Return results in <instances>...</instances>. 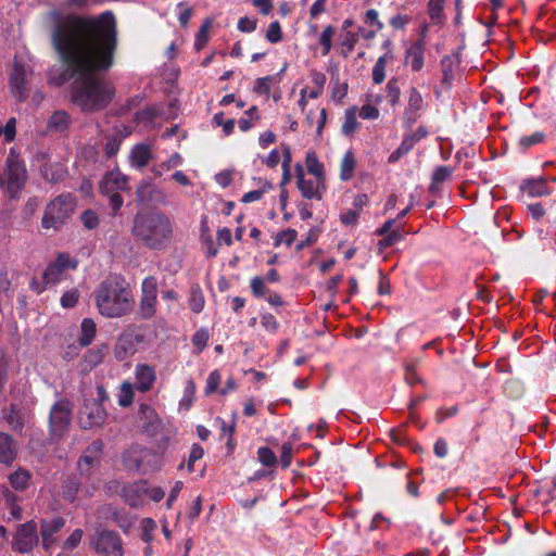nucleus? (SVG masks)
Wrapping results in <instances>:
<instances>
[{
	"instance_id": "2",
	"label": "nucleus",
	"mask_w": 556,
	"mask_h": 556,
	"mask_svg": "<svg viewBox=\"0 0 556 556\" xmlns=\"http://www.w3.org/2000/svg\"><path fill=\"white\" fill-rule=\"evenodd\" d=\"M99 313L106 318H121L132 312L135 300L125 278L118 275L106 277L94 291Z\"/></svg>"
},
{
	"instance_id": "37",
	"label": "nucleus",
	"mask_w": 556,
	"mask_h": 556,
	"mask_svg": "<svg viewBox=\"0 0 556 556\" xmlns=\"http://www.w3.org/2000/svg\"><path fill=\"white\" fill-rule=\"evenodd\" d=\"M334 27L331 25H328L321 33L319 38V43L323 47V55H327L332 47V37L334 35Z\"/></svg>"
},
{
	"instance_id": "64",
	"label": "nucleus",
	"mask_w": 556,
	"mask_h": 556,
	"mask_svg": "<svg viewBox=\"0 0 556 556\" xmlns=\"http://www.w3.org/2000/svg\"><path fill=\"white\" fill-rule=\"evenodd\" d=\"M220 382V375L217 370L212 371L206 380V392L212 393L216 391Z\"/></svg>"
},
{
	"instance_id": "14",
	"label": "nucleus",
	"mask_w": 556,
	"mask_h": 556,
	"mask_svg": "<svg viewBox=\"0 0 556 556\" xmlns=\"http://www.w3.org/2000/svg\"><path fill=\"white\" fill-rule=\"evenodd\" d=\"M425 109V102L421 93L412 87L408 90L407 106L403 113V124L406 127H412L420 117Z\"/></svg>"
},
{
	"instance_id": "33",
	"label": "nucleus",
	"mask_w": 556,
	"mask_h": 556,
	"mask_svg": "<svg viewBox=\"0 0 556 556\" xmlns=\"http://www.w3.org/2000/svg\"><path fill=\"white\" fill-rule=\"evenodd\" d=\"M30 475L26 470H18L10 475L9 480L13 489L23 491L27 488Z\"/></svg>"
},
{
	"instance_id": "28",
	"label": "nucleus",
	"mask_w": 556,
	"mask_h": 556,
	"mask_svg": "<svg viewBox=\"0 0 556 556\" xmlns=\"http://www.w3.org/2000/svg\"><path fill=\"white\" fill-rule=\"evenodd\" d=\"M357 109L352 106L345 111L344 123L342 125V132L350 136L356 131L359 126L356 117Z\"/></svg>"
},
{
	"instance_id": "61",
	"label": "nucleus",
	"mask_w": 556,
	"mask_h": 556,
	"mask_svg": "<svg viewBox=\"0 0 556 556\" xmlns=\"http://www.w3.org/2000/svg\"><path fill=\"white\" fill-rule=\"evenodd\" d=\"M412 21L410 16L409 15H404V14H397L393 17L390 18V25L394 28V29H403L405 28V26L407 24H409Z\"/></svg>"
},
{
	"instance_id": "19",
	"label": "nucleus",
	"mask_w": 556,
	"mask_h": 556,
	"mask_svg": "<svg viewBox=\"0 0 556 556\" xmlns=\"http://www.w3.org/2000/svg\"><path fill=\"white\" fill-rule=\"evenodd\" d=\"M17 455V445L12 435L0 432V463L10 466Z\"/></svg>"
},
{
	"instance_id": "23",
	"label": "nucleus",
	"mask_w": 556,
	"mask_h": 556,
	"mask_svg": "<svg viewBox=\"0 0 556 556\" xmlns=\"http://www.w3.org/2000/svg\"><path fill=\"white\" fill-rule=\"evenodd\" d=\"M43 179L48 182L62 181L67 174V170L63 164H45L40 168Z\"/></svg>"
},
{
	"instance_id": "4",
	"label": "nucleus",
	"mask_w": 556,
	"mask_h": 556,
	"mask_svg": "<svg viewBox=\"0 0 556 556\" xmlns=\"http://www.w3.org/2000/svg\"><path fill=\"white\" fill-rule=\"evenodd\" d=\"M76 200L72 193H61L52 199L46 206L41 218L43 229L60 230L74 214Z\"/></svg>"
},
{
	"instance_id": "30",
	"label": "nucleus",
	"mask_w": 556,
	"mask_h": 556,
	"mask_svg": "<svg viewBox=\"0 0 556 556\" xmlns=\"http://www.w3.org/2000/svg\"><path fill=\"white\" fill-rule=\"evenodd\" d=\"M356 167V160L351 151H348L341 161V174L342 180H349L353 177Z\"/></svg>"
},
{
	"instance_id": "21",
	"label": "nucleus",
	"mask_w": 556,
	"mask_h": 556,
	"mask_svg": "<svg viewBox=\"0 0 556 556\" xmlns=\"http://www.w3.org/2000/svg\"><path fill=\"white\" fill-rule=\"evenodd\" d=\"M72 124V116L64 110L55 111L48 119L47 128L51 132H65Z\"/></svg>"
},
{
	"instance_id": "11",
	"label": "nucleus",
	"mask_w": 556,
	"mask_h": 556,
	"mask_svg": "<svg viewBox=\"0 0 556 556\" xmlns=\"http://www.w3.org/2000/svg\"><path fill=\"white\" fill-rule=\"evenodd\" d=\"M92 544L99 554L104 556H123L124 548L119 534L109 529L98 530L92 539Z\"/></svg>"
},
{
	"instance_id": "57",
	"label": "nucleus",
	"mask_w": 556,
	"mask_h": 556,
	"mask_svg": "<svg viewBox=\"0 0 556 556\" xmlns=\"http://www.w3.org/2000/svg\"><path fill=\"white\" fill-rule=\"evenodd\" d=\"M83 530L81 529H76L74 530L71 535L66 539L65 543H64V548L66 549H73L75 548L81 541L83 539Z\"/></svg>"
},
{
	"instance_id": "16",
	"label": "nucleus",
	"mask_w": 556,
	"mask_h": 556,
	"mask_svg": "<svg viewBox=\"0 0 556 556\" xmlns=\"http://www.w3.org/2000/svg\"><path fill=\"white\" fill-rule=\"evenodd\" d=\"M65 522L66 521L63 517L42 520L40 534L42 539V545L46 549H49L56 542L55 534L64 528Z\"/></svg>"
},
{
	"instance_id": "13",
	"label": "nucleus",
	"mask_w": 556,
	"mask_h": 556,
	"mask_svg": "<svg viewBox=\"0 0 556 556\" xmlns=\"http://www.w3.org/2000/svg\"><path fill=\"white\" fill-rule=\"evenodd\" d=\"M38 540L37 525L30 520L18 526L12 546L18 553L26 554L38 544Z\"/></svg>"
},
{
	"instance_id": "43",
	"label": "nucleus",
	"mask_w": 556,
	"mask_h": 556,
	"mask_svg": "<svg viewBox=\"0 0 556 556\" xmlns=\"http://www.w3.org/2000/svg\"><path fill=\"white\" fill-rule=\"evenodd\" d=\"M159 114L160 112L155 106H149L138 111L136 113V119L138 122L151 123L159 116Z\"/></svg>"
},
{
	"instance_id": "36",
	"label": "nucleus",
	"mask_w": 556,
	"mask_h": 556,
	"mask_svg": "<svg viewBox=\"0 0 556 556\" xmlns=\"http://www.w3.org/2000/svg\"><path fill=\"white\" fill-rule=\"evenodd\" d=\"M260 463L266 467H274L277 464L276 454L267 446H262L257 451Z\"/></svg>"
},
{
	"instance_id": "45",
	"label": "nucleus",
	"mask_w": 556,
	"mask_h": 556,
	"mask_svg": "<svg viewBox=\"0 0 556 556\" xmlns=\"http://www.w3.org/2000/svg\"><path fill=\"white\" fill-rule=\"evenodd\" d=\"M80 220L87 229H94L99 225V217L92 210H86L80 215Z\"/></svg>"
},
{
	"instance_id": "25",
	"label": "nucleus",
	"mask_w": 556,
	"mask_h": 556,
	"mask_svg": "<svg viewBox=\"0 0 556 556\" xmlns=\"http://www.w3.org/2000/svg\"><path fill=\"white\" fill-rule=\"evenodd\" d=\"M80 480L76 476L68 477L62 484V496L65 501L73 503L80 489Z\"/></svg>"
},
{
	"instance_id": "51",
	"label": "nucleus",
	"mask_w": 556,
	"mask_h": 556,
	"mask_svg": "<svg viewBox=\"0 0 556 556\" xmlns=\"http://www.w3.org/2000/svg\"><path fill=\"white\" fill-rule=\"evenodd\" d=\"M122 395L118 400V403L123 407H127L132 403L134 400V393L131 386L127 382H124L121 387Z\"/></svg>"
},
{
	"instance_id": "53",
	"label": "nucleus",
	"mask_w": 556,
	"mask_h": 556,
	"mask_svg": "<svg viewBox=\"0 0 556 556\" xmlns=\"http://www.w3.org/2000/svg\"><path fill=\"white\" fill-rule=\"evenodd\" d=\"M208 27H210V23L208 22H205L200 27V29H199V31L197 34V37H195V42H194V46H195L197 50H201L206 45V42L208 40V36H207Z\"/></svg>"
},
{
	"instance_id": "24",
	"label": "nucleus",
	"mask_w": 556,
	"mask_h": 556,
	"mask_svg": "<svg viewBox=\"0 0 556 556\" xmlns=\"http://www.w3.org/2000/svg\"><path fill=\"white\" fill-rule=\"evenodd\" d=\"M394 59V55L391 51L386 52L383 55L379 56L376 64L372 67V81L376 85H380L386 79V67L389 62Z\"/></svg>"
},
{
	"instance_id": "56",
	"label": "nucleus",
	"mask_w": 556,
	"mask_h": 556,
	"mask_svg": "<svg viewBox=\"0 0 556 556\" xmlns=\"http://www.w3.org/2000/svg\"><path fill=\"white\" fill-rule=\"evenodd\" d=\"M40 201L37 197L29 198L24 207H23V215L25 218H30L39 207Z\"/></svg>"
},
{
	"instance_id": "50",
	"label": "nucleus",
	"mask_w": 556,
	"mask_h": 556,
	"mask_svg": "<svg viewBox=\"0 0 556 556\" xmlns=\"http://www.w3.org/2000/svg\"><path fill=\"white\" fill-rule=\"evenodd\" d=\"M293 445L291 442H285L281 446L280 464L282 468H288L292 462Z\"/></svg>"
},
{
	"instance_id": "54",
	"label": "nucleus",
	"mask_w": 556,
	"mask_h": 556,
	"mask_svg": "<svg viewBox=\"0 0 556 556\" xmlns=\"http://www.w3.org/2000/svg\"><path fill=\"white\" fill-rule=\"evenodd\" d=\"M273 78L270 76L257 78L254 85V92L258 94H268L270 91V83Z\"/></svg>"
},
{
	"instance_id": "38",
	"label": "nucleus",
	"mask_w": 556,
	"mask_h": 556,
	"mask_svg": "<svg viewBox=\"0 0 556 556\" xmlns=\"http://www.w3.org/2000/svg\"><path fill=\"white\" fill-rule=\"evenodd\" d=\"M298 237V232L294 229L288 228L277 233L275 238V247L283 243L287 247H290Z\"/></svg>"
},
{
	"instance_id": "40",
	"label": "nucleus",
	"mask_w": 556,
	"mask_h": 556,
	"mask_svg": "<svg viewBox=\"0 0 556 556\" xmlns=\"http://www.w3.org/2000/svg\"><path fill=\"white\" fill-rule=\"evenodd\" d=\"M306 166L309 174L317 178L323 177V164L318 162L314 153H308L306 156Z\"/></svg>"
},
{
	"instance_id": "35",
	"label": "nucleus",
	"mask_w": 556,
	"mask_h": 556,
	"mask_svg": "<svg viewBox=\"0 0 556 556\" xmlns=\"http://www.w3.org/2000/svg\"><path fill=\"white\" fill-rule=\"evenodd\" d=\"M106 352L108 346L105 344L97 349H90L85 355V362H87L90 367H94L102 362Z\"/></svg>"
},
{
	"instance_id": "9",
	"label": "nucleus",
	"mask_w": 556,
	"mask_h": 556,
	"mask_svg": "<svg viewBox=\"0 0 556 556\" xmlns=\"http://www.w3.org/2000/svg\"><path fill=\"white\" fill-rule=\"evenodd\" d=\"M104 448L102 440L92 441L84 451L77 462V469L81 478L90 479L101 464V457Z\"/></svg>"
},
{
	"instance_id": "59",
	"label": "nucleus",
	"mask_w": 556,
	"mask_h": 556,
	"mask_svg": "<svg viewBox=\"0 0 556 556\" xmlns=\"http://www.w3.org/2000/svg\"><path fill=\"white\" fill-rule=\"evenodd\" d=\"M359 116L363 119H377L379 117V110L371 104H365L361 108Z\"/></svg>"
},
{
	"instance_id": "18",
	"label": "nucleus",
	"mask_w": 556,
	"mask_h": 556,
	"mask_svg": "<svg viewBox=\"0 0 556 556\" xmlns=\"http://www.w3.org/2000/svg\"><path fill=\"white\" fill-rule=\"evenodd\" d=\"M425 40L419 38L405 52V63L410 64L414 72H419L424 66Z\"/></svg>"
},
{
	"instance_id": "17",
	"label": "nucleus",
	"mask_w": 556,
	"mask_h": 556,
	"mask_svg": "<svg viewBox=\"0 0 556 556\" xmlns=\"http://www.w3.org/2000/svg\"><path fill=\"white\" fill-rule=\"evenodd\" d=\"M27 71L23 64L16 63L11 75L12 92L20 101L26 98Z\"/></svg>"
},
{
	"instance_id": "6",
	"label": "nucleus",
	"mask_w": 556,
	"mask_h": 556,
	"mask_svg": "<svg viewBox=\"0 0 556 556\" xmlns=\"http://www.w3.org/2000/svg\"><path fill=\"white\" fill-rule=\"evenodd\" d=\"M27 169L23 162L8 159L7 169L0 175V187H5L10 200H18L27 182Z\"/></svg>"
},
{
	"instance_id": "5",
	"label": "nucleus",
	"mask_w": 556,
	"mask_h": 556,
	"mask_svg": "<svg viewBox=\"0 0 556 556\" xmlns=\"http://www.w3.org/2000/svg\"><path fill=\"white\" fill-rule=\"evenodd\" d=\"M99 188L100 192L109 199L111 214L116 215L124 203L119 192L129 190L127 176L119 170L109 172L101 179Z\"/></svg>"
},
{
	"instance_id": "44",
	"label": "nucleus",
	"mask_w": 556,
	"mask_h": 556,
	"mask_svg": "<svg viewBox=\"0 0 556 556\" xmlns=\"http://www.w3.org/2000/svg\"><path fill=\"white\" fill-rule=\"evenodd\" d=\"M402 230L403 228L399 226L396 229L384 235V238L380 241V245L383 248H389L401 241L403 238Z\"/></svg>"
},
{
	"instance_id": "22",
	"label": "nucleus",
	"mask_w": 556,
	"mask_h": 556,
	"mask_svg": "<svg viewBox=\"0 0 556 556\" xmlns=\"http://www.w3.org/2000/svg\"><path fill=\"white\" fill-rule=\"evenodd\" d=\"M151 159L152 152L148 144L139 143L131 149L130 162L138 169L146 167Z\"/></svg>"
},
{
	"instance_id": "32",
	"label": "nucleus",
	"mask_w": 556,
	"mask_h": 556,
	"mask_svg": "<svg viewBox=\"0 0 556 556\" xmlns=\"http://www.w3.org/2000/svg\"><path fill=\"white\" fill-rule=\"evenodd\" d=\"M452 173L453 168L450 166H438L432 174V180L429 187L430 192H434L440 184L451 177Z\"/></svg>"
},
{
	"instance_id": "7",
	"label": "nucleus",
	"mask_w": 556,
	"mask_h": 556,
	"mask_svg": "<svg viewBox=\"0 0 556 556\" xmlns=\"http://www.w3.org/2000/svg\"><path fill=\"white\" fill-rule=\"evenodd\" d=\"M77 267V262L68 253H60L42 273V280L49 288L55 287L67 277L66 270Z\"/></svg>"
},
{
	"instance_id": "58",
	"label": "nucleus",
	"mask_w": 556,
	"mask_h": 556,
	"mask_svg": "<svg viewBox=\"0 0 556 556\" xmlns=\"http://www.w3.org/2000/svg\"><path fill=\"white\" fill-rule=\"evenodd\" d=\"M261 324L267 331L270 332H276L278 329V321L276 320L275 316L269 313L263 314L261 316Z\"/></svg>"
},
{
	"instance_id": "34",
	"label": "nucleus",
	"mask_w": 556,
	"mask_h": 556,
	"mask_svg": "<svg viewBox=\"0 0 556 556\" xmlns=\"http://www.w3.org/2000/svg\"><path fill=\"white\" fill-rule=\"evenodd\" d=\"M251 292L255 298H266L271 291L266 287V281L263 277L255 276L250 282Z\"/></svg>"
},
{
	"instance_id": "39",
	"label": "nucleus",
	"mask_w": 556,
	"mask_h": 556,
	"mask_svg": "<svg viewBox=\"0 0 556 556\" xmlns=\"http://www.w3.org/2000/svg\"><path fill=\"white\" fill-rule=\"evenodd\" d=\"M156 529V523L151 518H144L141 521V539L146 543H151L153 540V532Z\"/></svg>"
},
{
	"instance_id": "46",
	"label": "nucleus",
	"mask_w": 556,
	"mask_h": 556,
	"mask_svg": "<svg viewBox=\"0 0 556 556\" xmlns=\"http://www.w3.org/2000/svg\"><path fill=\"white\" fill-rule=\"evenodd\" d=\"M266 38L271 43H277L282 39L281 27L278 21L271 22L266 31Z\"/></svg>"
},
{
	"instance_id": "3",
	"label": "nucleus",
	"mask_w": 556,
	"mask_h": 556,
	"mask_svg": "<svg viewBox=\"0 0 556 556\" xmlns=\"http://www.w3.org/2000/svg\"><path fill=\"white\" fill-rule=\"evenodd\" d=\"M131 232L144 247L162 250L170 241L173 225L162 212L138 213L134 218Z\"/></svg>"
},
{
	"instance_id": "62",
	"label": "nucleus",
	"mask_w": 556,
	"mask_h": 556,
	"mask_svg": "<svg viewBox=\"0 0 556 556\" xmlns=\"http://www.w3.org/2000/svg\"><path fill=\"white\" fill-rule=\"evenodd\" d=\"M178 8L180 9L178 21L181 26H187L192 15V9L187 7L184 2H180Z\"/></svg>"
},
{
	"instance_id": "27",
	"label": "nucleus",
	"mask_w": 556,
	"mask_h": 556,
	"mask_svg": "<svg viewBox=\"0 0 556 556\" xmlns=\"http://www.w3.org/2000/svg\"><path fill=\"white\" fill-rule=\"evenodd\" d=\"M80 329L81 336L79 338V343L83 346H88L91 344L97 333L96 323L91 318H84L80 325Z\"/></svg>"
},
{
	"instance_id": "41",
	"label": "nucleus",
	"mask_w": 556,
	"mask_h": 556,
	"mask_svg": "<svg viewBox=\"0 0 556 556\" xmlns=\"http://www.w3.org/2000/svg\"><path fill=\"white\" fill-rule=\"evenodd\" d=\"M445 0H429L428 12L431 21H440L443 15Z\"/></svg>"
},
{
	"instance_id": "10",
	"label": "nucleus",
	"mask_w": 556,
	"mask_h": 556,
	"mask_svg": "<svg viewBox=\"0 0 556 556\" xmlns=\"http://www.w3.org/2000/svg\"><path fill=\"white\" fill-rule=\"evenodd\" d=\"M157 304V281L153 276L143 279L141 285V298L138 315L140 319L149 320L156 313Z\"/></svg>"
},
{
	"instance_id": "63",
	"label": "nucleus",
	"mask_w": 556,
	"mask_h": 556,
	"mask_svg": "<svg viewBox=\"0 0 556 556\" xmlns=\"http://www.w3.org/2000/svg\"><path fill=\"white\" fill-rule=\"evenodd\" d=\"M378 11L375 9H369L365 14V23L375 25L377 30H381L383 28V24L378 18Z\"/></svg>"
},
{
	"instance_id": "31",
	"label": "nucleus",
	"mask_w": 556,
	"mask_h": 556,
	"mask_svg": "<svg viewBox=\"0 0 556 556\" xmlns=\"http://www.w3.org/2000/svg\"><path fill=\"white\" fill-rule=\"evenodd\" d=\"M525 190L531 197H542L548 194V187L545 178L527 181Z\"/></svg>"
},
{
	"instance_id": "20",
	"label": "nucleus",
	"mask_w": 556,
	"mask_h": 556,
	"mask_svg": "<svg viewBox=\"0 0 556 556\" xmlns=\"http://www.w3.org/2000/svg\"><path fill=\"white\" fill-rule=\"evenodd\" d=\"M154 369L147 364H139L136 367V386L140 392L149 391L155 381Z\"/></svg>"
},
{
	"instance_id": "8",
	"label": "nucleus",
	"mask_w": 556,
	"mask_h": 556,
	"mask_svg": "<svg viewBox=\"0 0 556 556\" xmlns=\"http://www.w3.org/2000/svg\"><path fill=\"white\" fill-rule=\"evenodd\" d=\"M72 405L67 400L56 401L50 410L49 428L50 433L54 438L62 437L71 425Z\"/></svg>"
},
{
	"instance_id": "12",
	"label": "nucleus",
	"mask_w": 556,
	"mask_h": 556,
	"mask_svg": "<svg viewBox=\"0 0 556 556\" xmlns=\"http://www.w3.org/2000/svg\"><path fill=\"white\" fill-rule=\"evenodd\" d=\"M108 417L106 409L98 401L86 399L78 412V421L83 429L101 427Z\"/></svg>"
},
{
	"instance_id": "47",
	"label": "nucleus",
	"mask_w": 556,
	"mask_h": 556,
	"mask_svg": "<svg viewBox=\"0 0 556 556\" xmlns=\"http://www.w3.org/2000/svg\"><path fill=\"white\" fill-rule=\"evenodd\" d=\"M204 450L201 445L194 443L190 451L188 462H187V470L189 472L193 471L194 463L203 457Z\"/></svg>"
},
{
	"instance_id": "29",
	"label": "nucleus",
	"mask_w": 556,
	"mask_h": 556,
	"mask_svg": "<svg viewBox=\"0 0 556 556\" xmlns=\"http://www.w3.org/2000/svg\"><path fill=\"white\" fill-rule=\"evenodd\" d=\"M387 99L392 108L400 103L401 87L400 80L396 77H392L386 86Z\"/></svg>"
},
{
	"instance_id": "60",
	"label": "nucleus",
	"mask_w": 556,
	"mask_h": 556,
	"mask_svg": "<svg viewBox=\"0 0 556 556\" xmlns=\"http://www.w3.org/2000/svg\"><path fill=\"white\" fill-rule=\"evenodd\" d=\"M428 129L425 126H419L415 131H410L405 134L413 144H417L419 141H421L424 138L428 136Z\"/></svg>"
},
{
	"instance_id": "42",
	"label": "nucleus",
	"mask_w": 556,
	"mask_h": 556,
	"mask_svg": "<svg viewBox=\"0 0 556 556\" xmlns=\"http://www.w3.org/2000/svg\"><path fill=\"white\" fill-rule=\"evenodd\" d=\"M79 300V292L77 289H71L65 291L61 296V305L64 308H73L76 306Z\"/></svg>"
},
{
	"instance_id": "15",
	"label": "nucleus",
	"mask_w": 556,
	"mask_h": 556,
	"mask_svg": "<svg viewBox=\"0 0 556 556\" xmlns=\"http://www.w3.org/2000/svg\"><path fill=\"white\" fill-rule=\"evenodd\" d=\"M296 184L302 195L305 199H321L320 188H324V178H308L306 179L303 174L302 167L299 165L296 170Z\"/></svg>"
},
{
	"instance_id": "1",
	"label": "nucleus",
	"mask_w": 556,
	"mask_h": 556,
	"mask_svg": "<svg viewBox=\"0 0 556 556\" xmlns=\"http://www.w3.org/2000/svg\"><path fill=\"white\" fill-rule=\"evenodd\" d=\"M51 43L65 68L51 72L49 83L62 86L75 78L72 100L83 112L105 109L115 96L114 86L97 75L109 71L117 48L115 16L105 11L97 17L52 12Z\"/></svg>"
},
{
	"instance_id": "55",
	"label": "nucleus",
	"mask_w": 556,
	"mask_h": 556,
	"mask_svg": "<svg viewBox=\"0 0 556 556\" xmlns=\"http://www.w3.org/2000/svg\"><path fill=\"white\" fill-rule=\"evenodd\" d=\"M544 139V134L541 131H535L530 136H523L520 138V146L523 148H530L534 144L542 142Z\"/></svg>"
},
{
	"instance_id": "52",
	"label": "nucleus",
	"mask_w": 556,
	"mask_h": 556,
	"mask_svg": "<svg viewBox=\"0 0 556 556\" xmlns=\"http://www.w3.org/2000/svg\"><path fill=\"white\" fill-rule=\"evenodd\" d=\"M412 149L405 143L401 142V144L389 155L388 162L390 164H394L399 162L404 155L408 154Z\"/></svg>"
},
{
	"instance_id": "26",
	"label": "nucleus",
	"mask_w": 556,
	"mask_h": 556,
	"mask_svg": "<svg viewBox=\"0 0 556 556\" xmlns=\"http://www.w3.org/2000/svg\"><path fill=\"white\" fill-rule=\"evenodd\" d=\"M147 492L144 483H135L123 488L125 501L130 506H137L141 495Z\"/></svg>"
},
{
	"instance_id": "48",
	"label": "nucleus",
	"mask_w": 556,
	"mask_h": 556,
	"mask_svg": "<svg viewBox=\"0 0 556 556\" xmlns=\"http://www.w3.org/2000/svg\"><path fill=\"white\" fill-rule=\"evenodd\" d=\"M357 40L356 34L349 30L345 31L341 40V46L346 49V51H343V56H348V54L354 50Z\"/></svg>"
},
{
	"instance_id": "49",
	"label": "nucleus",
	"mask_w": 556,
	"mask_h": 556,
	"mask_svg": "<svg viewBox=\"0 0 556 556\" xmlns=\"http://www.w3.org/2000/svg\"><path fill=\"white\" fill-rule=\"evenodd\" d=\"M208 341V332L204 329L198 330L192 337V344L197 348V352L200 353L206 346Z\"/></svg>"
}]
</instances>
